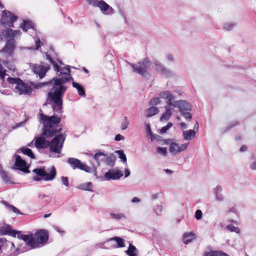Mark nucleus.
<instances>
[{
	"label": "nucleus",
	"mask_w": 256,
	"mask_h": 256,
	"mask_svg": "<svg viewBox=\"0 0 256 256\" xmlns=\"http://www.w3.org/2000/svg\"><path fill=\"white\" fill-rule=\"evenodd\" d=\"M39 116L40 122L44 126L41 136L36 140L35 146L38 148H45L50 146V156L59 157L65 140L64 136L60 134L55 136L50 143L46 139L54 136L62 130V128H56L60 122V118L56 116H48L42 113H40Z\"/></svg>",
	"instance_id": "nucleus-1"
},
{
	"label": "nucleus",
	"mask_w": 256,
	"mask_h": 256,
	"mask_svg": "<svg viewBox=\"0 0 256 256\" xmlns=\"http://www.w3.org/2000/svg\"><path fill=\"white\" fill-rule=\"evenodd\" d=\"M59 78H54L52 80L40 84V87L48 85L50 87V92L48 94V98L54 104L52 105L53 110L56 112H60L62 108V96L67 89L64 84L70 80L73 79L69 74L70 70L68 66L64 68H60Z\"/></svg>",
	"instance_id": "nucleus-2"
},
{
	"label": "nucleus",
	"mask_w": 256,
	"mask_h": 256,
	"mask_svg": "<svg viewBox=\"0 0 256 256\" xmlns=\"http://www.w3.org/2000/svg\"><path fill=\"white\" fill-rule=\"evenodd\" d=\"M17 237L22 240L27 246L32 248H38L40 244H46L48 240V234L45 230H37L34 234H24L19 233Z\"/></svg>",
	"instance_id": "nucleus-3"
},
{
	"label": "nucleus",
	"mask_w": 256,
	"mask_h": 256,
	"mask_svg": "<svg viewBox=\"0 0 256 256\" xmlns=\"http://www.w3.org/2000/svg\"><path fill=\"white\" fill-rule=\"evenodd\" d=\"M4 36L8 38L6 44L2 52L8 56H12L15 49L16 43L14 40L12 38L14 36H20L21 32L20 30H13L12 29L7 28L2 32Z\"/></svg>",
	"instance_id": "nucleus-4"
},
{
	"label": "nucleus",
	"mask_w": 256,
	"mask_h": 256,
	"mask_svg": "<svg viewBox=\"0 0 256 256\" xmlns=\"http://www.w3.org/2000/svg\"><path fill=\"white\" fill-rule=\"evenodd\" d=\"M32 172L36 176H33V180L34 181H40L44 180L46 181H51L54 179L56 176V170L54 166H52L46 170L44 168H35Z\"/></svg>",
	"instance_id": "nucleus-5"
},
{
	"label": "nucleus",
	"mask_w": 256,
	"mask_h": 256,
	"mask_svg": "<svg viewBox=\"0 0 256 256\" xmlns=\"http://www.w3.org/2000/svg\"><path fill=\"white\" fill-rule=\"evenodd\" d=\"M128 63L132 68L134 72L144 77H146L148 76V70L150 68L152 63L148 59L146 58L142 62H140L135 64L130 62Z\"/></svg>",
	"instance_id": "nucleus-6"
},
{
	"label": "nucleus",
	"mask_w": 256,
	"mask_h": 256,
	"mask_svg": "<svg viewBox=\"0 0 256 256\" xmlns=\"http://www.w3.org/2000/svg\"><path fill=\"white\" fill-rule=\"evenodd\" d=\"M86 0L90 5L98 8L100 11L104 14L110 15L112 14L114 12V8L102 0L100 1L98 0Z\"/></svg>",
	"instance_id": "nucleus-7"
},
{
	"label": "nucleus",
	"mask_w": 256,
	"mask_h": 256,
	"mask_svg": "<svg viewBox=\"0 0 256 256\" xmlns=\"http://www.w3.org/2000/svg\"><path fill=\"white\" fill-rule=\"evenodd\" d=\"M67 162L74 170L80 169L88 172L91 171V168L90 166L82 162L80 160L76 158H69L68 159Z\"/></svg>",
	"instance_id": "nucleus-8"
},
{
	"label": "nucleus",
	"mask_w": 256,
	"mask_h": 256,
	"mask_svg": "<svg viewBox=\"0 0 256 256\" xmlns=\"http://www.w3.org/2000/svg\"><path fill=\"white\" fill-rule=\"evenodd\" d=\"M18 17L14 15L11 12L4 10L1 19V22L4 26L10 27L14 26V22L16 21Z\"/></svg>",
	"instance_id": "nucleus-9"
},
{
	"label": "nucleus",
	"mask_w": 256,
	"mask_h": 256,
	"mask_svg": "<svg viewBox=\"0 0 256 256\" xmlns=\"http://www.w3.org/2000/svg\"><path fill=\"white\" fill-rule=\"evenodd\" d=\"M123 176L122 172L118 170L115 168L110 169L104 174L106 180H118Z\"/></svg>",
	"instance_id": "nucleus-10"
},
{
	"label": "nucleus",
	"mask_w": 256,
	"mask_h": 256,
	"mask_svg": "<svg viewBox=\"0 0 256 256\" xmlns=\"http://www.w3.org/2000/svg\"><path fill=\"white\" fill-rule=\"evenodd\" d=\"M50 66L48 65H43L34 64L32 66L34 72L38 74L40 78H42L46 76V72L49 70Z\"/></svg>",
	"instance_id": "nucleus-11"
},
{
	"label": "nucleus",
	"mask_w": 256,
	"mask_h": 256,
	"mask_svg": "<svg viewBox=\"0 0 256 256\" xmlns=\"http://www.w3.org/2000/svg\"><path fill=\"white\" fill-rule=\"evenodd\" d=\"M173 108H178L181 112L184 111H191L192 106L190 104L184 100H174L172 104Z\"/></svg>",
	"instance_id": "nucleus-12"
},
{
	"label": "nucleus",
	"mask_w": 256,
	"mask_h": 256,
	"mask_svg": "<svg viewBox=\"0 0 256 256\" xmlns=\"http://www.w3.org/2000/svg\"><path fill=\"white\" fill-rule=\"evenodd\" d=\"M14 168L20 170L24 173L30 172L25 160H22L19 155L16 156Z\"/></svg>",
	"instance_id": "nucleus-13"
},
{
	"label": "nucleus",
	"mask_w": 256,
	"mask_h": 256,
	"mask_svg": "<svg viewBox=\"0 0 256 256\" xmlns=\"http://www.w3.org/2000/svg\"><path fill=\"white\" fill-rule=\"evenodd\" d=\"M188 143L180 145L175 142H172L170 144L169 151L174 154H177L182 151L186 150L188 148Z\"/></svg>",
	"instance_id": "nucleus-14"
},
{
	"label": "nucleus",
	"mask_w": 256,
	"mask_h": 256,
	"mask_svg": "<svg viewBox=\"0 0 256 256\" xmlns=\"http://www.w3.org/2000/svg\"><path fill=\"white\" fill-rule=\"evenodd\" d=\"M15 90L20 94H29L32 91V88L25 84L22 80L16 86Z\"/></svg>",
	"instance_id": "nucleus-15"
},
{
	"label": "nucleus",
	"mask_w": 256,
	"mask_h": 256,
	"mask_svg": "<svg viewBox=\"0 0 256 256\" xmlns=\"http://www.w3.org/2000/svg\"><path fill=\"white\" fill-rule=\"evenodd\" d=\"M159 96L160 98L166 100V106H172L175 98L174 96L171 94L169 90L161 92L159 94Z\"/></svg>",
	"instance_id": "nucleus-16"
},
{
	"label": "nucleus",
	"mask_w": 256,
	"mask_h": 256,
	"mask_svg": "<svg viewBox=\"0 0 256 256\" xmlns=\"http://www.w3.org/2000/svg\"><path fill=\"white\" fill-rule=\"evenodd\" d=\"M154 68L166 78H170L174 76V73L172 72L165 68L158 62L154 63Z\"/></svg>",
	"instance_id": "nucleus-17"
},
{
	"label": "nucleus",
	"mask_w": 256,
	"mask_h": 256,
	"mask_svg": "<svg viewBox=\"0 0 256 256\" xmlns=\"http://www.w3.org/2000/svg\"><path fill=\"white\" fill-rule=\"evenodd\" d=\"M106 156L107 154L101 152H98L94 154V158L96 162L97 166H100L101 162L104 163Z\"/></svg>",
	"instance_id": "nucleus-18"
},
{
	"label": "nucleus",
	"mask_w": 256,
	"mask_h": 256,
	"mask_svg": "<svg viewBox=\"0 0 256 256\" xmlns=\"http://www.w3.org/2000/svg\"><path fill=\"white\" fill-rule=\"evenodd\" d=\"M20 233L19 232H16V230H10L9 227L2 226L0 228V234L1 235H6L9 234L14 237L16 236V234L18 235Z\"/></svg>",
	"instance_id": "nucleus-19"
},
{
	"label": "nucleus",
	"mask_w": 256,
	"mask_h": 256,
	"mask_svg": "<svg viewBox=\"0 0 256 256\" xmlns=\"http://www.w3.org/2000/svg\"><path fill=\"white\" fill-rule=\"evenodd\" d=\"M164 108L166 111L160 117V120L161 121L168 120L172 114L171 110L174 109L172 106H166Z\"/></svg>",
	"instance_id": "nucleus-20"
},
{
	"label": "nucleus",
	"mask_w": 256,
	"mask_h": 256,
	"mask_svg": "<svg viewBox=\"0 0 256 256\" xmlns=\"http://www.w3.org/2000/svg\"><path fill=\"white\" fill-rule=\"evenodd\" d=\"M230 221L232 222V223L226 226L227 230H229L230 232H234L238 234H240V228L234 225V224L236 225H238V222L236 221L232 220L231 219H230Z\"/></svg>",
	"instance_id": "nucleus-21"
},
{
	"label": "nucleus",
	"mask_w": 256,
	"mask_h": 256,
	"mask_svg": "<svg viewBox=\"0 0 256 256\" xmlns=\"http://www.w3.org/2000/svg\"><path fill=\"white\" fill-rule=\"evenodd\" d=\"M116 160V156L112 154H107L104 163L107 166L112 167L115 164Z\"/></svg>",
	"instance_id": "nucleus-22"
},
{
	"label": "nucleus",
	"mask_w": 256,
	"mask_h": 256,
	"mask_svg": "<svg viewBox=\"0 0 256 256\" xmlns=\"http://www.w3.org/2000/svg\"><path fill=\"white\" fill-rule=\"evenodd\" d=\"M109 218L116 220H125L127 218L126 216L124 213H114L111 212L109 214Z\"/></svg>",
	"instance_id": "nucleus-23"
},
{
	"label": "nucleus",
	"mask_w": 256,
	"mask_h": 256,
	"mask_svg": "<svg viewBox=\"0 0 256 256\" xmlns=\"http://www.w3.org/2000/svg\"><path fill=\"white\" fill-rule=\"evenodd\" d=\"M196 132L192 130H184L182 132L184 138L186 140H190L196 136Z\"/></svg>",
	"instance_id": "nucleus-24"
},
{
	"label": "nucleus",
	"mask_w": 256,
	"mask_h": 256,
	"mask_svg": "<svg viewBox=\"0 0 256 256\" xmlns=\"http://www.w3.org/2000/svg\"><path fill=\"white\" fill-rule=\"evenodd\" d=\"M72 85L74 88L76 89L78 91V93L82 97H84L86 96V92L84 87L80 84L79 83L73 82H72Z\"/></svg>",
	"instance_id": "nucleus-25"
},
{
	"label": "nucleus",
	"mask_w": 256,
	"mask_h": 256,
	"mask_svg": "<svg viewBox=\"0 0 256 256\" xmlns=\"http://www.w3.org/2000/svg\"><path fill=\"white\" fill-rule=\"evenodd\" d=\"M195 238V234L193 232H186L183 235L184 243L187 244Z\"/></svg>",
	"instance_id": "nucleus-26"
},
{
	"label": "nucleus",
	"mask_w": 256,
	"mask_h": 256,
	"mask_svg": "<svg viewBox=\"0 0 256 256\" xmlns=\"http://www.w3.org/2000/svg\"><path fill=\"white\" fill-rule=\"evenodd\" d=\"M222 188L220 186H217L215 190V198L216 200L222 202L223 200Z\"/></svg>",
	"instance_id": "nucleus-27"
},
{
	"label": "nucleus",
	"mask_w": 256,
	"mask_h": 256,
	"mask_svg": "<svg viewBox=\"0 0 256 256\" xmlns=\"http://www.w3.org/2000/svg\"><path fill=\"white\" fill-rule=\"evenodd\" d=\"M159 112V110L155 106H152L146 111V116L148 118L151 117Z\"/></svg>",
	"instance_id": "nucleus-28"
},
{
	"label": "nucleus",
	"mask_w": 256,
	"mask_h": 256,
	"mask_svg": "<svg viewBox=\"0 0 256 256\" xmlns=\"http://www.w3.org/2000/svg\"><path fill=\"white\" fill-rule=\"evenodd\" d=\"M126 252L128 256H137L138 250L134 246L130 244Z\"/></svg>",
	"instance_id": "nucleus-29"
},
{
	"label": "nucleus",
	"mask_w": 256,
	"mask_h": 256,
	"mask_svg": "<svg viewBox=\"0 0 256 256\" xmlns=\"http://www.w3.org/2000/svg\"><path fill=\"white\" fill-rule=\"evenodd\" d=\"M34 24L30 20H24L23 23L21 24L20 27L24 32H26L28 29H33Z\"/></svg>",
	"instance_id": "nucleus-30"
},
{
	"label": "nucleus",
	"mask_w": 256,
	"mask_h": 256,
	"mask_svg": "<svg viewBox=\"0 0 256 256\" xmlns=\"http://www.w3.org/2000/svg\"><path fill=\"white\" fill-rule=\"evenodd\" d=\"M79 188L82 190L92 192V184L90 182H85L80 185Z\"/></svg>",
	"instance_id": "nucleus-31"
},
{
	"label": "nucleus",
	"mask_w": 256,
	"mask_h": 256,
	"mask_svg": "<svg viewBox=\"0 0 256 256\" xmlns=\"http://www.w3.org/2000/svg\"><path fill=\"white\" fill-rule=\"evenodd\" d=\"M20 152L31 158H34V156L32 150L28 148H22L20 149Z\"/></svg>",
	"instance_id": "nucleus-32"
},
{
	"label": "nucleus",
	"mask_w": 256,
	"mask_h": 256,
	"mask_svg": "<svg viewBox=\"0 0 256 256\" xmlns=\"http://www.w3.org/2000/svg\"><path fill=\"white\" fill-rule=\"evenodd\" d=\"M2 202L10 210L13 211L14 213L19 214H22L16 208L12 205L10 204L8 202L6 201H2Z\"/></svg>",
	"instance_id": "nucleus-33"
},
{
	"label": "nucleus",
	"mask_w": 256,
	"mask_h": 256,
	"mask_svg": "<svg viewBox=\"0 0 256 256\" xmlns=\"http://www.w3.org/2000/svg\"><path fill=\"white\" fill-rule=\"evenodd\" d=\"M111 240H114L116 242L118 247L122 248L125 246L124 239L119 237H114L110 239Z\"/></svg>",
	"instance_id": "nucleus-34"
},
{
	"label": "nucleus",
	"mask_w": 256,
	"mask_h": 256,
	"mask_svg": "<svg viewBox=\"0 0 256 256\" xmlns=\"http://www.w3.org/2000/svg\"><path fill=\"white\" fill-rule=\"evenodd\" d=\"M0 176L2 179L6 183H12L10 181V178L6 174V172L3 170L0 171Z\"/></svg>",
	"instance_id": "nucleus-35"
},
{
	"label": "nucleus",
	"mask_w": 256,
	"mask_h": 256,
	"mask_svg": "<svg viewBox=\"0 0 256 256\" xmlns=\"http://www.w3.org/2000/svg\"><path fill=\"white\" fill-rule=\"evenodd\" d=\"M46 58L48 60L50 61V62L51 64H52V65L54 68V70L56 72H58V70H60V67H59L58 65V64H56V62H54V60H52V58L50 57V54H46Z\"/></svg>",
	"instance_id": "nucleus-36"
},
{
	"label": "nucleus",
	"mask_w": 256,
	"mask_h": 256,
	"mask_svg": "<svg viewBox=\"0 0 256 256\" xmlns=\"http://www.w3.org/2000/svg\"><path fill=\"white\" fill-rule=\"evenodd\" d=\"M228 216L230 215L231 218H235L237 217V214L236 212V208L234 207H232L226 211Z\"/></svg>",
	"instance_id": "nucleus-37"
},
{
	"label": "nucleus",
	"mask_w": 256,
	"mask_h": 256,
	"mask_svg": "<svg viewBox=\"0 0 256 256\" xmlns=\"http://www.w3.org/2000/svg\"><path fill=\"white\" fill-rule=\"evenodd\" d=\"M116 152L118 155V158L121 159L122 161L126 163V157L124 152L122 150H116Z\"/></svg>",
	"instance_id": "nucleus-38"
},
{
	"label": "nucleus",
	"mask_w": 256,
	"mask_h": 256,
	"mask_svg": "<svg viewBox=\"0 0 256 256\" xmlns=\"http://www.w3.org/2000/svg\"><path fill=\"white\" fill-rule=\"evenodd\" d=\"M236 24L234 22H228L225 24V30L230 31L232 30L236 26Z\"/></svg>",
	"instance_id": "nucleus-39"
},
{
	"label": "nucleus",
	"mask_w": 256,
	"mask_h": 256,
	"mask_svg": "<svg viewBox=\"0 0 256 256\" xmlns=\"http://www.w3.org/2000/svg\"><path fill=\"white\" fill-rule=\"evenodd\" d=\"M204 256H224V253L220 251H214L206 253Z\"/></svg>",
	"instance_id": "nucleus-40"
},
{
	"label": "nucleus",
	"mask_w": 256,
	"mask_h": 256,
	"mask_svg": "<svg viewBox=\"0 0 256 256\" xmlns=\"http://www.w3.org/2000/svg\"><path fill=\"white\" fill-rule=\"evenodd\" d=\"M160 98H154L150 100L149 102V104L150 106H154L159 104L161 103V101L160 100Z\"/></svg>",
	"instance_id": "nucleus-41"
},
{
	"label": "nucleus",
	"mask_w": 256,
	"mask_h": 256,
	"mask_svg": "<svg viewBox=\"0 0 256 256\" xmlns=\"http://www.w3.org/2000/svg\"><path fill=\"white\" fill-rule=\"evenodd\" d=\"M129 124V121L126 116H125L124 120L122 122L121 128L122 130H125L127 128Z\"/></svg>",
	"instance_id": "nucleus-42"
},
{
	"label": "nucleus",
	"mask_w": 256,
	"mask_h": 256,
	"mask_svg": "<svg viewBox=\"0 0 256 256\" xmlns=\"http://www.w3.org/2000/svg\"><path fill=\"white\" fill-rule=\"evenodd\" d=\"M156 152L158 154H162V156H166L167 154L166 148L158 147L156 148Z\"/></svg>",
	"instance_id": "nucleus-43"
},
{
	"label": "nucleus",
	"mask_w": 256,
	"mask_h": 256,
	"mask_svg": "<svg viewBox=\"0 0 256 256\" xmlns=\"http://www.w3.org/2000/svg\"><path fill=\"white\" fill-rule=\"evenodd\" d=\"M21 80L19 78H13L11 77H8V81L9 83L12 84H16L17 85V84L20 82Z\"/></svg>",
	"instance_id": "nucleus-44"
},
{
	"label": "nucleus",
	"mask_w": 256,
	"mask_h": 256,
	"mask_svg": "<svg viewBox=\"0 0 256 256\" xmlns=\"http://www.w3.org/2000/svg\"><path fill=\"white\" fill-rule=\"evenodd\" d=\"M190 111H184L181 112L182 115L188 120H190L192 118V115L190 112Z\"/></svg>",
	"instance_id": "nucleus-45"
},
{
	"label": "nucleus",
	"mask_w": 256,
	"mask_h": 256,
	"mask_svg": "<svg viewBox=\"0 0 256 256\" xmlns=\"http://www.w3.org/2000/svg\"><path fill=\"white\" fill-rule=\"evenodd\" d=\"M172 126V123L168 122L166 126H163L160 130V132L163 134L167 132V130Z\"/></svg>",
	"instance_id": "nucleus-46"
},
{
	"label": "nucleus",
	"mask_w": 256,
	"mask_h": 256,
	"mask_svg": "<svg viewBox=\"0 0 256 256\" xmlns=\"http://www.w3.org/2000/svg\"><path fill=\"white\" fill-rule=\"evenodd\" d=\"M2 62L10 70L14 72L15 66H14L10 64L9 62L6 60L2 61Z\"/></svg>",
	"instance_id": "nucleus-47"
},
{
	"label": "nucleus",
	"mask_w": 256,
	"mask_h": 256,
	"mask_svg": "<svg viewBox=\"0 0 256 256\" xmlns=\"http://www.w3.org/2000/svg\"><path fill=\"white\" fill-rule=\"evenodd\" d=\"M202 213L201 210H198L195 212V218L197 220H200L202 218Z\"/></svg>",
	"instance_id": "nucleus-48"
},
{
	"label": "nucleus",
	"mask_w": 256,
	"mask_h": 256,
	"mask_svg": "<svg viewBox=\"0 0 256 256\" xmlns=\"http://www.w3.org/2000/svg\"><path fill=\"white\" fill-rule=\"evenodd\" d=\"M61 180L63 184L66 187L68 188L69 186L68 178L66 176H62Z\"/></svg>",
	"instance_id": "nucleus-49"
},
{
	"label": "nucleus",
	"mask_w": 256,
	"mask_h": 256,
	"mask_svg": "<svg viewBox=\"0 0 256 256\" xmlns=\"http://www.w3.org/2000/svg\"><path fill=\"white\" fill-rule=\"evenodd\" d=\"M145 126L146 134L150 136L151 134H152L151 131L150 124L149 123H146Z\"/></svg>",
	"instance_id": "nucleus-50"
},
{
	"label": "nucleus",
	"mask_w": 256,
	"mask_h": 256,
	"mask_svg": "<svg viewBox=\"0 0 256 256\" xmlns=\"http://www.w3.org/2000/svg\"><path fill=\"white\" fill-rule=\"evenodd\" d=\"M150 140L152 142L154 140L158 141L160 139V136L156 134H152L150 135Z\"/></svg>",
	"instance_id": "nucleus-51"
},
{
	"label": "nucleus",
	"mask_w": 256,
	"mask_h": 256,
	"mask_svg": "<svg viewBox=\"0 0 256 256\" xmlns=\"http://www.w3.org/2000/svg\"><path fill=\"white\" fill-rule=\"evenodd\" d=\"M124 140V136L120 135V134H116L114 138V140L116 141H119L120 140Z\"/></svg>",
	"instance_id": "nucleus-52"
},
{
	"label": "nucleus",
	"mask_w": 256,
	"mask_h": 256,
	"mask_svg": "<svg viewBox=\"0 0 256 256\" xmlns=\"http://www.w3.org/2000/svg\"><path fill=\"white\" fill-rule=\"evenodd\" d=\"M40 41L39 38L35 40L36 48H34V50H37L40 47Z\"/></svg>",
	"instance_id": "nucleus-53"
},
{
	"label": "nucleus",
	"mask_w": 256,
	"mask_h": 256,
	"mask_svg": "<svg viewBox=\"0 0 256 256\" xmlns=\"http://www.w3.org/2000/svg\"><path fill=\"white\" fill-rule=\"evenodd\" d=\"M250 166L251 170H256V160L252 162Z\"/></svg>",
	"instance_id": "nucleus-54"
},
{
	"label": "nucleus",
	"mask_w": 256,
	"mask_h": 256,
	"mask_svg": "<svg viewBox=\"0 0 256 256\" xmlns=\"http://www.w3.org/2000/svg\"><path fill=\"white\" fill-rule=\"evenodd\" d=\"M54 230L60 234H64V232L58 226H54Z\"/></svg>",
	"instance_id": "nucleus-55"
},
{
	"label": "nucleus",
	"mask_w": 256,
	"mask_h": 256,
	"mask_svg": "<svg viewBox=\"0 0 256 256\" xmlns=\"http://www.w3.org/2000/svg\"><path fill=\"white\" fill-rule=\"evenodd\" d=\"M167 58L171 62H173L174 60V56L172 54H168L166 56Z\"/></svg>",
	"instance_id": "nucleus-56"
},
{
	"label": "nucleus",
	"mask_w": 256,
	"mask_h": 256,
	"mask_svg": "<svg viewBox=\"0 0 256 256\" xmlns=\"http://www.w3.org/2000/svg\"><path fill=\"white\" fill-rule=\"evenodd\" d=\"M140 202V200L137 198V197H134L132 198V202H133V203H135V202Z\"/></svg>",
	"instance_id": "nucleus-57"
},
{
	"label": "nucleus",
	"mask_w": 256,
	"mask_h": 256,
	"mask_svg": "<svg viewBox=\"0 0 256 256\" xmlns=\"http://www.w3.org/2000/svg\"><path fill=\"white\" fill-rule=\"evenodd\" d=\"M162 210V207L161 206H156V208H155L156 212L158 214V212H161Z\"/></svg>",
	"instance_id": "nucleus-58"
},
{
	"label": "nucleus",
	"mask_w": 256,
	"mask_h": 256,
	"mask_svg": "<svg viewBox=\"0 0 256 256\" xmlns=\"http://www.w3.org/2000/svg\"><path fill=\"white\" fill-rule=\"evenodd\" d=\"M130 174V172L128 168H126L124 170V176L127 178Z\"/></svg>",
	"instance_id": "nucleus-59"
},
{
	"label": "nucleus",
	"mask_w": 256,
	"mask_h": 256,
	"mask_svg": "<svg viewBox=\"0 0 256 256\" xmlns=\"http://www.w3.org/2000/svg\"><path fill=\"white\" fill-rule=\"evenodd\" d=\"M246 150H247V146L244 145L242 146L241 148H240V151L241 152H245Z\"/></svg>",
	"instance_id": "nucleus-60"
},
{
	"label": "nucleus",
	"mask_w": 256,
	"mask_h": 256,
	"mask_svg": "<svg viewBox=\"0 0 256 256\" xmlns=\"http://www.w3.org/2000/svg\"><path fill=\"white\" fill-rule=\"evenodd\" d=\"M158 194H154L152 195V200H156L158 198Z\"/></svg>",
	"instance_id": "nucleus-61"
},
{
	"label": "nucleus",
	"mask_w": 256,
	"mask_h": 256,
	"mask_svg": "<svg viewBox=\"0 0 256 256\" xmlns=\"http://www.w3.org/2000/svg\"><path fill=\"white\" fill-rule=\"evenodd\" d=\"M180 126L182 128H187V125L184 122L180 123Z\"/></svg>",
	"instance_id": "nucleus-62"
},
{
	"label": "nucleus",
	"mask_w": 256,
	"mask_h": 256,
	"mask_svg": "<svg viewBox=\"0 0 256 256\" xmlns=\"http://www.w3.org/2000/svg\"><path fill=\"white\" fill-rule=\"evenodd\" d=\"M165 172L166 173V174H172V171L171 170H169V169H166L164 170Z\"/></svg>",
	"instance_id": "nucleus-63"
},
{
	"label": "nucleus",
	"mask_w": 256,
	"mask_h": 256,
	"mask_svg": "<svg viewBox=\"0 0 256 256\" xmlns=\"http://www.w3.org/2000/svg\"><path fill=\"white\" fill-rule=\"evenodd\" d=\"M198 122L196 123L194 126V128H196V130L198 129Z\"/></svg>",
	"instance_id": "nucleus-64"
}]
</instances>
